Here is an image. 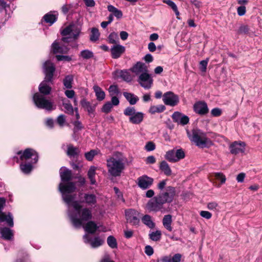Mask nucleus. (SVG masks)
I'll return each mask as SVG.
<instances>
[{"label":"nucleus","instance_id":"f257e3e1","mask_svg":"<svg viewBox=\"0 0 262 262\" xmlns=\"http://www.w3.org/2000/svg\"><path fill=\"white\" fill-rule=\"evenodd\" d=\"M16 154L19 156L21 161L19 167L25 174L30 173L33 169V164H36L39 158L38 152L33 148H27L24 150H19Z\"/></svg>","mask_w":262,"mask_h":262},{"label":"nucleus","instance_id":"f03ea898","mask_svg":"<svg viewBox=\"0 0 262 262\" xmlns=\"http://www.w3.org/2000/svg\"><path fill=\"white\" fill-rule=\"evenodd\" d=\"M71 205L76 211L75 214L71 216V222L75 227L78 228L83 226L84 222L92 219L91 209L88 207L83 208L77 201L73 202Z\"/></svg>","mask_w":262,"mask_h":262},{"label":"nucleus","instance_id":"7ed1b4c3","mask_svg":"<svg viewBox=\"0 0 262 262\" xmlns=\"http://www.w3.org/2000/svg\"><path fill=\"white\" fill-rule=\"evenodd\" d=\"M187 134L189 140L200 148L209 147L212 145L206 134L200 129H193L191 133L187 130Z\"/></svg>","mask_w":262,"mask_h":262},{"label":"nucleus","instance_id":"20e7f679","mask_svg":"<svg viewBox=\"0 0 262 262\" xmlns=\"http://www.w3.org/2000/svg\"><path fill=\"white\" fill-rule=\"evenodd\" d=\"M125 159L119 157L118 159L111 157L106 161L108 173L113 177L120 176L125 168Z\"/></svg>","mask_w":262,"mask_h":262},{"label":"nucleus","instance_id":"39448f33","mask_svg":"<svg viewBox=\"0 0 262 262\" xmlns=\"http://www.w3.org/2000/svg\"><path fill=\"white\" fill-rule=\"evenodd\" d=\"M76 190V183L74 182L60 183L59 190L62 194V199L68 205L72 204L75 202V195L71 194Z\"/></svg>","mask_w":262,"mask_h":262},{"label":"nucleus","instance_id":"423d86ee","mask_svg":"<svg viewBox=\"0 0 262 262\" xmlns=\"http://www.w3.org/2000/svg\"><path fill=\"white\" fill-rule=\"evenodd\" d=\"M125 214L127 222L133 225H138L140 220L142 217V222L147 225V214L143 215V214L139 212L134 209H128L125 211Z\"/></svg>","mask_w":262,"mask_h":262},{"label":"nucleus","instance_id":"0eeeda50","mask_svg":"<svg viewBox=\"0 0 262 262\" xmlns=\"http://www.w3.org/2000/svg\"><path fill=\"white\" fill-rule=\"evenodd\" d=\"M33 100L36 106L39 108L46 109L47 110H51L52 109V103L38 93L34 94Z\"/></svg>","mask_w":262,"mask_h":262},{"label":"nucleus","instance_id":"6e6552de","mask_svg":"<svg viewBox=\"0 0 262 262\" xmlns=\"http://www.w3.org/2000/svg\"><path fill=\"white\" fill-rule=\"evenodd\" d=\"M5 203L6 199L4 198H0V222H6L9 227H12L14 226V223L11 213L9 212L7 215L2 211Z\"/></svg>","mask_w":262,"mask_h":262},{"label":"nucleus","instance_id":"1a4fd4ad","mask_svg":"<svg viewBox=\"0 0 262 262\" xmlns=\"http://www.w3.org/2000/svg\"><path fill=\"white\" fill-rule=\"evenodd\" d=\"M176 194V190L175 188L169 186L165 187V189L159 195L165 203H170L173 200Z\"/></svg>","mask_w":262,"mask_h":262},{"label":"nucleus","instance_id":"9d476101","mask_svg":"<svg viewBox=\"0 0 262 262\" xmlns=\"http://www.w3.org/2000/svg\"><path fill=\"white\" fill-rule=\"evenodd\" d=\"M163 101L166 105L174 106L179 103L180 99L178 95L171 91L165 93L163 95Z\"/></svg>","mask_w":262,"mask_h":262},{"label":"nucleus","instance_id":"9b49d317","mask_svg":"<svg viewBox=\"0 0 262 262\" xmlns=\"http://www.w3.org/2000/svg\"><path fill=\"white\" fill-rule=\"evenodd\" d=\"M165 204L159 195L152 198L148 202V209L158 211L162 209L163 204Z\"/></svg>","mask_w":262,"mask_h":262},{"label":"nucleus","instance_id":"f8f14e48","mask_svg":"<svg viewBox=\"0 0 262 262\" xmlns=\"http://www.w3.org/2000/svg\"><path fill=\"white\" fill-rule=\"evenodd\" d=\"M43 67L45 74V80H46V81H52L54 73L55 71L54 64L50 61H47L45 62Z\"/></svg>","mask_w":262,"mask_h":262},{"label":"nucleus","instance_id":"ddd939ff","mask_svg":"<svg viewBox=\"0 0 262 262\" xmlns=\"http://www.w3.org/2000/svg\"><path fill=\"white\" fill-rule=\"evenodd\" d=\"M246 144L244 142L234 141L229 146L230 152L233 155H237L245 151Z\"/></svg>","mask_w":262,"mask_h":262},{"label":"nucleus","instance_id":"4468645a","mask_svg":"<svg viewBox=\"0 0 262 262\" xmlns=\"http://www.w3.org/2000/svg\"><path fill=\"white\" fill-rule=\"evenodd\" d=\"M194 111L200 115H204L209 112L207 103L204 101H198L193 105Z\"/></svg>","mask_w":262,"mask_h":262},{"label":"nucleus","instance_id":"2eb2a0df","mask_svg":"<svg viewBox=\"0 0 262 262\" xmlns=\"http://www.w3.org/2000/svg\"><path fill=\"white\" fill-rule=\"evenodd\" d=\"M171 117L174 122L182 125L187 124L189 121V119L188 116L179 112H174L172 114Z\"/></svg>","mask_w":262,"mask_h":262},{"label":"nucleus","instance_id":"dca6fc26","mask_svg":"<svg viewBox=\"0 0 262 262\" xmlns=\"http://www.w3.org/2000/svg\"><path fill=\"white\" fill-rule=\"evenodd\" d=\"M80 103L84 111L88 112L89 115L93 114L95 113L97 104L91 103L85 98H83L80 100Z\"/></svg>","mask_w":262,"mask_h":262},{"label":"nucleus","instance_id":"f3484780","mask_svg":"<svg viewBox=\"0 0 262 262\" xmlns=\"http://www.w3.org/2000/svg\"><path fill=\"white\" fill-rule=\"evenodd\" d=\"M125 51L124 46L120 45H114L111 49V56L113 59L119 58Z\"/></svg>","mask_w":262,"mask_h":262},{"label":"nucleus","instance_id":"a211bd4d","mask_svg":"<svg viewBox=\"0 0 262 262\" xmlns=\"http://www.w3.org/2000/svg\"><path fill=\"white\" fill-rule=\"evenodd\" d=\"M88 206H95L97 203L96 195L93 193H83V200L81 201Z\"/></svg>","mask_w":262,"mask_h":262},{"label":"nucleus","instance_id":"6ab92c4d","mask_svg":"<svg viewBox=\"0 0 262 262\" xmlns=\"http://www.w3.org/2000/svg\"><path fill=\"white\" fill-rule=\"evenodd\" d=\"M60 169V177L63 183L71 182L73 177H72V171L66 167L63 168V171H61Z\"/></svg>","mask_w":262,"mask_h":262},{"label":"nucleus","instance_id":"aec40b11","mask_svg":"<svg viewBox=\"0 0 262 262\" xmlns=\"http://www.w3.org/2000/svg\"><path fill=\"white\" fill-rule=\"evenodd\" d=\"M130 70L136 75H139L147 71L146 65L140 61L137 62L136 64L130 69Z\"/></svg>","mask_w":262,"mask_h":262},{"label":"nucleus","instance_id":"412c9836","mask_svg":"<svg viewBox=\"0 0 262 262\" xmlns=\"http://www.w3.org/2000/svg\"><path fill=\"white\" fill-rule=\"evenodd\" d=\"M52 52L56 54L57 53L66 54L69 51V48L64 46H59L58 42L54 41L52 45Z\"/></svg>","mask_w":262,"mask_h":262},{"label":"nucleus","instance_id":"4be33fe9","mask_svg":"<svg viewBox=\"0 0 262 262\" xmlns=\"http://www.w3.org/2000/svg\"><path fill=\"white\" fill-rule=\"evenodd\" d=\"M0 233L2 237L7 241H10L13 237L14 234L13 231L7 227H1L0 228Z\"/></svg>","mask_w":262,"mask_h":262},{"label":"nucleus","instance_id":"5701e85b","mask_svg":"<svg viewBox=\"0 0 262 262\" xmlns=\"http://www.w3.org/2000/svg\"><path fill=\"white\" fill-rule=\"evenodd\" d=\"M80 152V149L77 147H74L72 144H69L67 147V155L70 157H77Z\"/></svg>","mask_w":262,"mask_h":262},{"label":"nucleus","instance_id":"b1692460","mask_svg":"<svg viewBox=\"0 0 262 262\" xmlns=\"http://www.w3.org/2000/svg\"><path fill=\"white\" fill-rule=\"evenodd\" d=\"M98 226L94 221H89L84 227L86 232L90 234H94L98 229Z\"/></svg>","mask_w":262,"mask_h":262},{"label":"nucleus","instance_id":"393cba45","mask_svg":"<svg viewBox=\"0 0 262 262\" xmlns=\"http://www.w3.org/2000/svg\"><path fill=\"white\" fill-rule=\"evenodd\" d=\"M52 81H46L44 80L39 86V91L40 93L47 95L50 93L51 91V87L48 84V82H51Z\"/></svg>","mask_w":262,"mask_h":262},{"label":"nucleus","instance_id":"a878e982","mask_svg":"<svg viewBox=\"0 0 262 262\" xmlns=\"http://www.w3.org/2000/svg\"><path fill=\"white\" fill-rule=\"evenodd\" d=\"M144 117V114L141 112H137L133 116L129 118V122L133 124H139L140 123Z\"/></svg>","mask_w":262,"mask_h":262},{"label":"nucleus","instance_id":"bb28decb","mask_svg":"<svg viewBox=\"0 0 262 262\" xmlns=\"http://www.w3.org/2000/svg\"><path fill=\"white\" fill-rule=\"evenodd\" d=\"M93 90L95 93L97 99L98 101H101L104 99L105 96V92L100 86L95 85L93 86Z\"/></svg>","mask_w":262,"mask_h":262},{"label":"nucleus","instance_id":"cd10ccee","mask_svg":"<svg viewBox=\"0 0 262 262\" xmlns=\"http://www.w3.org/2000/svg\"><path fill=\"white\" fill-rule=\"evenodd\" d=\"M123 95L131 105L136 104L139 100V98L131 93L123 92Z\"/></svg>","mask_w":262,"mask_h":262},{"label":"nucleus","instance_id":"c85d7f7f","mask_svg":"<svg viewBox=\"0 0 262 262\" xmlns=\"http://www.w3.org/2000/svg\"><path fill=\"white\" fill-rule=\"evenodd\" d=\"M181 258L182 255L180 253H177L172 256L169 255L163 257L162 261L163 262H180Z\"/></svg>","mask_w":262,"mask_h":262},{"label":"nucleus","instance_id":"c756f323","mask_svg":"<svg viewBox=\"0 0 262 262\" xmlns=\"http://www.w3.org/2000/svg\"><path fill=\"white\" fill-rule=\"evenodd\" d=\"M107 9L109 12L112 13L111 14H113V16H115L117 19L121 18L123 16L122 12L112 5H108Z\"/></svg>","mask_w":262,"mask_h":262},{"label":"nucleus","instance_id":"7c9ffc66","mask_svg":"<svg viewBox=\"0 0 262 262\" xmlns=\"http://www.w3.org/2000/svg\"><path fill=\"white\" fill-rule=\"evenodd\" d=\"M164 227L169 231H171L172 228L171 227L172 216L170 214L166 215L164 216L162 221Z\"/></svg>","mask_w":262,"mask_h":262},{"label":"nucleus","instance_id":"2f4dec72","mask_svg":"<svg viewBox=\"0 0 262 262\" xmlns=\"http://www.w3.org/2000/svg\"><path fill=\"white\" fill-rule=\"evenodd\" d=\"M137 184L142 189L147 188V176L146 175L140 177L137 179Z\"/></svg>","mask_w":262,"mask_h":262},{"label":"nucleus","instance_id":"473e14b6","mask_svg":"<svg viewBox=\"0 0 262 262\" xmlns=\"http://www.w3.org/2000/svg\"><path fill=\"white\" fill-rule=\"evenodd\" d=\"M160 169L164 172V173L166 176H170L171 174V169L168 164V163L165 161H163L161 162L160 164Z\"/></svg>","mask_w":262,"mask_h":262},{"label":"nucleus","instance_id":"72a5a7b5","mask_svg":"<svg viewBox=\"0 0 262 262\" xmlns=\"http://www.w3.org/2000/svg\"><path fill=\"white\" fill-rule=\"evenodd\" d=\"M43 19L46 23L52 25L57 20V16L51 13H48L43 16Z\"/></svg>","mask_w":262,"mask_h":262},{"label":"nucleus","instance_id":"f704fd0d","mask_svg":"<svg viewBox=\"0 0 262 262\" xmlns=\"http://www.w3.org/2000/svg\"><path fill=\"white\" fill-rule=\"evenodd\" d=\"M74 80V76L72 75H68L65 77L63 80L64 86L68 89L72 87V82Z\"/></svg>","mask_w":262,"mask_h":262},{"label":"nucleus","instance_id":"c9c22d12","mask_svg":"<svg viewBox=\"0 0 262 262\" xmlns=\"http://www.w3.org/2000/svg\"><path fill=\"white\" fill-rule=\"evenodd\" d=\"M71 25L72 26V35H73V39L75 40L78 39L79 34L81 32L80 28L75 24L71 23Z\"/></svg>","mask_w":262,"mask_h":262},{"label":"nucleus","instance_id":"e433bc0d","mask_svg":"<svg viewBox=\"0 0 262 262\" xmlns=\"http://www.w3.org/2000/svg\"><path fill=\"white\" fill-rule=\"evenodd\" d=\"M96 168L94 166H92L89 169L88 172V176L89 179L90 180L91 184L92 185L95 184L96 181L95 180V174H96Z\"/></svg>","mask_w":262,"mask_h":262},{"label":"nucleus","instance_id":"4c0bfd02","mask_svg":"<svg viewBox=\"0 0 262 262\" xmlns=\"http://www.w3.org/2000/svg\"><path fill=\"white\" fill-rule=\"evenodd\" d=\"M162 233L160 230L152 231L149 234V238L154 242L159 241L161 238Z\"/></svg>","mask_w":262,"mask_h":262},{"label":"nucleus","instance_id":"58836bf2","mask_svg":"<svg viewBox=\"0 0 262 262\" xmlns=\"http://www.w3.org/2000/svg\"><path fill=\"white\" fill-rule=\"evenodd\" d=\"M80 56L84 59H89L94 57V53L89 50H84L81 51Z\"/></svg>","mask_w":262,"mask_h":262},{"label":"nucleus","instance_id":"ea45409f","mask_svg":"<svg viewBox=\"0 0 262 262\" xmlns=\"http://www.w3.org/2000/svg\"><path fill=\"white\" fill-rule=\"evenodd\" d=\"M165 109L166 107L164 105L160 104L156 106H151L150 107L149 112L152 114L161 113L165 111Z\"/></svg>","mask_w":262,"mask_h":262},{"label":"nucleus","instance_id":"a19ab883","mask_svg":"<svg viewBox=\"0 0 262 262\" xmlns=\"http://www.w3.org/2000/svg\"><path fill=\"white\" fill-rule=\"evenodd\" d=\"M100 36L99 30L96 28H93L91 30V34L90 35V40L92 41H96L98 40Z\"/></svg>","mask_w":262,"mask_h":262},{"label":"nucleus","instance_id":"79ce46f5","mask_svg":"<svg viewBox=\"0 0 262 262\" xmlns=\"http://www.w3.org/2000/svg\"><path fill=\"white\" fill-rule=\"evenodd\" d=\"M120 77L124 81L129 82L132 80V77L127 71L121 70L120 72Z\"/></svg>","mask_w":262,"mask_h":262},{"label":"nucleus","instance_id":"37998d69","mask_svg":"<svg viewBox=\"0 0 262 262\" xmlns=\"http://www.w3.org/2000/svg\"><path fill=\"white\" fill-rule=\"evenodd\" d=\"M165 158L171 162H174L176 161V157L175 154V150H171L167 151L165 155Z\"/></svg>","mask_w":262,"mask_h":262},{"label":"nucleus","instance_id":"c03bdc74","mask_svg":"<svg viewBox=\"0 0 262 262\" xmlns=\"http://www.w3.org/2000/svg\"><path fill=\"white\" fill-rule=\"evenodd\" d=\"M63 106L66 110V113L73 115L74 108L69 100H67V102H63Z\"/></svg>","mask_w":262,"mask_h":262},{"label":"nucleus","instance_id":"a18cd8bd","mask_svg":"<svg viewBox=\"0 0 262 262\" xmlns=\"http://www.w3.org/2000/svg\"><path fill=\"white\" fill-rule=\"evenodd\" d=\"M107 243L108 245L111 248H116L117 247V243L116 238L112 235L109 236L107 238Z\"/></svg>","mask_w":262,"mask_h":262},{"label":"nucleus","instance_id":"49530a36","mask_svg":"<svg viewBox=\"0 0 262 262\" xmlns=\"http://www.w3.org/2000/svg\"><path fill=\"white\" fill-rule=\"evenodd\" d=\"M119 40L118 35L117 33L112 32L108 37V41L110 43L116 44L117 40Z\"/></svg>","mask_w":262,"mask_h":262},{"label":"nucleus","instance_id":"de8ad7c7","mask_svg":"<svg viewBox=\"0 0 262 262\" xmlns=\"http://www.w3.org/2000/svg\"><path fill=\"white\" fill-rule=\"evenodd\" d=\"M103 242V240L100 239L99 237H95L94 239L91 242V245L93 248H97L101 246Z\"/></svg>","mask_w":262,"mask_h":262},{"label":"nucleus","instance_id":"09e8293b","mask_svg":"<svg viewBox=\"0 0 262 262\" xmlns=\"http://www.w3.org/2000/svg\"><path fill=\"white\" fill-rule=\"evenodd\" d=\"M147 81V71H145L141 74L139 77L138 82L141 84L142 86H144L145 88H147V85H144L141 82H145Z\"/></svg>","mask_w":262,"mask_h":262},{"label":"nucleus","instance_id":"8fccbe9b","mask_svg":"<svg viewBox=\"0 0 262 262\" xmlns=\"http://www.w3.org/2000/svg\"><path fill=\"white\" fill-rule=\"evenodd\" d=\"M113 107L112 104L111 102L108 101L106 102L101 108V111L105 114L110 113Z\"/></svg>","mask_w":262,"mask_h":262},{"label":"nucleus","instance_id":"3c124183","mask_svg":"<svg viewBox=\"0 0 262 262\" xmlns=\"http://www.w3.org/2000/svg\"><path fill=\"white\" fill-rule=\"evenodd\" d=\"M134 107L128 106L124 110V114L127 116H132L136 113Z\"/></svg>","mask_w":262,"mask_h":262},{"label":"nucleus","instance_id":"603ef678","mask_svg":"<svg viewBox=\"0 0 262 262\" xmlns=\"http://www.w3.org/2000/svg\"><path fill=\"white\" fill-rule=\"evenodd\" d=\"M96 154L97 151L95 150L92 149L85 153V158L87 160L91 161Z\"/></svg>","mask_w":262,"mask_h":262},{"label":"nucleus","instance_id":"864d4df0","mask_svg":"<svg viewBox=\"0 0 262 262\" xmlns=\"http://www.w3.org/2000/svg\"><path fill=\"white\" fill-rule=\"evenodd\" d=\"M72 32V26L71 25V24L66 27L65 28H64L61 31V34L63 36H66L68 35H70Z\"/></svg>","mask_w":262,"mask_h":262},{"label":"nucleus","instance_id":"5fc2aeb1","mask_svg":"<svg viewBox=\"0 0 262 262\" xmlns=\"http://www.w3.org/2000/svg\"><path fill=\"white\" fill-rule=\"evenodd\" d=\"M74 178L78 179L77 183H78V186L79 187H82L84 185L85 183V179L84 177L78 174L75 177H74Z\"/></svg>","mask_w":262,"mask_h":262},{"label":"nucleus","instance_id":"6e6d98bb","mask_svg":"<svg viewBox=\"0 0 262 262\" xmlns=\"http://www.w3.org/2000/svg\"><path fill=\"white\" fill-rule=\"evenodd\" d=\"M175 154L176 157V161H178L180 159L184 158L185 157V153L184 151L181 149L175 150Z\"/></svg>","mask_w":262,"mask_h":262},{"label":"nucleus","instance_id":"4d7b16f0","mask_svg":"<svg viewBox=\"0 0 262 262\" xmlns=\"http://www.w3.org/2000/svg\"><path fill=\"white\" fill-rule=\"evenodd\" d=\"M56 58L58 61H64L69 62L72 60V57L67 55H56Z\"/></svg>","mask_w":262,"mask_h":262},{"label":"nucleus","instance_id":"13d9d810","mask_svg":"<svg viewBox=\"0 0 262 262\" xmlns=\"http://www.w3.org/2000/svg\"><path fill=\"white\" fill-rule=\"evenodd\" d=\"M209 61V59L207 58L205 60H203L200 61V70L202 72H206L207 66L208 64V62Z\"/></svg>","mask_w":262,"mask_h":262},{"label":"nucleus","instance_id":"bf43d9fd","mask_svg":"<svg viewBox=\"0 0 262 262\" xmlns=\"http://www.w3.org/2000/svg\"><path fill=\"white\" fill-rule=\"evenodd\" d=\"M109 92L111 95L114 94L117 95L119 93V90L117 85H111L110 86L108 89Z\"/></svg>","mask_w":262,"mask_h":262},{"label":"nucleus","instance_id":"052dcab7","mask_svg":"<svg viewBox=\"0 0 262 262\" xmlns=\"http://www.w3.org/2000/svg\"><path fill=\"white\" fill-rule=\"evenodd\" d=\"M218 207V204L215 202H209L207 204V208L210 210H216Z\"/></svg>","mask_w":262,"mask_h":262},{"label":"nucleus","instance_id":"680f3d73","mask_svg":"<svg viewBox=\"0 0 262 262\" xmlns=\"http://www.w3.org/2000/svg\"><path fill=\"white\" fill-rule=\"evenodd\" d=\"M249 28L247 25H242L238 30L239 34H247L249 32Z\"/></svg>","mask_w":262,"mask_h":262},{"label":"nucleus","instance_id":"e2e57ef3","mask_svg":"<svg viewBox=\"0 0 262 262\" xmlns=\"http://www.w3.org/2000/svg\"><path fill=\"white\" fill-rule=\"evenodd\" d=\"M211 114L213 117H219L222 114L221 109L216 107L211 111Z\"/></svg>","mask_w":262,"mask_h":262},{"label":"nucleus","instance_id":"0e129e2a","mask_svg":"<svg viewBox=\"0 0 262 262\" xmlns=\"http://www.w3.org/2000/svg\"><path fill=\"white\" fill-rule=\"evenodd\" d=\"M215 177L217 180H220L221 183H224L226 181V177L222 173H215Z\"/></svg>","mask_w":262,"mask_h":262},{"label":"nucleus","instance_id":"69168bd1","mask_svg":"<svg viewBox=\"0 0 262 262\" xmlns=\"http://www.w3.org/2000/svg\"><path fill=\"white\" fill-rule=\"evenodd\" d=\"M200 214L202 217L207 220L210 219L212 216V214L207 211H201Z\"/></svg>","mask_w":262,"mask_h":262},{"label":"nucleus","instance_id":"338daca9","mask_svg":"<svg viewBox=\"0 0 262 262\" xmlns=\"http://www.w3.org/2000/svg\"><path fill=\"white\" fill-rule=\"evenodd\" d=\"M65 121L66 118L64 115H60L57 117V122L60 126H62Z\"/></svg>","mask_w":262,"mask_h":262},{"label":"nucleus","instance_id":"774afa93","mask_svg":"<svg viewBox=\"0 0 262 262\" xmlns=\"http://www.w3.org/2000/svg\"><path fill=\"white\" fill-rule=\"evenodd\" d=\"M246 7L244 6L238 7L237 9V12L239 16H243L246 13Z\"/></svg>","mask_w":262,"mask_h":262}]
</instances>
